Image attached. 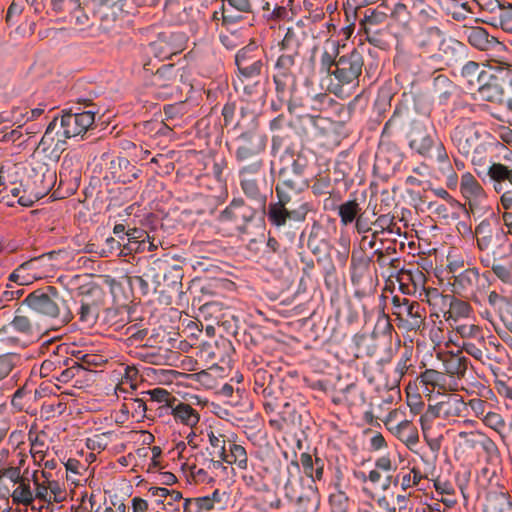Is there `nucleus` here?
<instances>
[{
    "label": "nucleus",
    "mask_w": 512,
    "mask_h": 512,
    "mask_svg": "<svg viewBox=\"0 0 512 512\" xmlns=\"http://www.w3.org/2000/svg\"><path fill=\"white\" fill-rule=\"evenodd\" d=\"M56 174L49 166L41 161L35 160L31 173L25 180V184H17L12 180V170L0 171V186L5 193L3 198L12 204L13 199L22 206H32L36 201L46 196L55 181Z\"/></svg>",
    "instance_id": "nucleus-1"
},
{
    "label": "nucleus",
    "mask_w": 512,
    "mask_h": 512,
    "mask_svg": "<svg viewBox=\"0 0 512 512\" xmlns=\"http://www.w3.org/2000/svg\"><path fill=\"white\" fill-rule=\"evenodd\" d=\"M37 319L45 324V330H56L71 320V315L63 301L56 294L49 295L40 291L29 294L25 300Z\"/></svg>",
    "instance_id": "nucleus-2"
},
{
    "label": "nucleus",
    "mask_w": 512,
    "mask_h": 512,
    "mask_svg": "<svg viewBox=\"0 0 512 512\" xmlns=\"http://www.w3.org/2000/svg\"><path fill=\"white\" fill-rule=\"evenodd\" d=\"M146 84L153 88V93L159 99L180 100L192 88V85L184 78L182 69L172 64L158 69Z\"/></svg>",
    "instance_id": "nucleus-3"
},
{
    "label": "nucleus",
    "mask_w": 512,
    "mask_h": 512,
    "mask_svg": "<svg viewBox=\"0 0 512 512\" xmlns=\"http://www.w3.org/2000/svg\"><path fill=\"white\" fill-rule=\"evenodd\" d=\"M478 248L484 253L482 262L490 258H512V242L507 233L500 227H491L482 222L476 228Z\"/></svg>",
    "instance_id": "nucleus-4"
},
{
    "label": "nucleus",
    "mask_w": 512,
    "mask_h": 512,
    "mask_svg": "<svg viewBox=\"0 0 512 512\" xmlns=\"http://www.w3.org/2000/svg\"><path fill=\"white\" fill-rule=\"evenodd\" d=\"M363 66L364 59L362 53L353 49L348 54L338 58L335 62V69L331 71V74L338 80L339 86L351 85L352 87H357ZM334 93L342 95L343 91L341 87H335Z\"/></svg>",
    "instance_id": "nucleus-5"
},
{
    "label": "nucleus",
    "mask_w": 512,
    "mask_h": 512,
    "mask_svg": "<svg viewBox=\"0 0 512 512\" xmlns=\"http://www.w3.org/2000/svg\"><path fill=\"white\" fill-rule=\"evenodd\" d=\"M454 291L482 305L489 288L488 280L476 268H468L454 277Z\"/></svg>",
    "instance_id": "nucleus-6"
},
{
    "label": "nucleus",
    "mask_w": 512,
    "mask_h": 512,
    "mask_svg": "<svg viewBox=\"0 0 512 512\" xmlns=\"http://www.w3.org/2000/svg\"><path fill=\"white\" fill-rule=\"evenodd\" d=\"M276 193L278 196V203L272 204L269 207L268 218L275 226H283L287 219L302 221L305 219L308 212L307 203L300 202L298 208H286L290 205L292 196L286 192L283 187L277 186Z\"/></svg>",
    "instance_id": "nucleus-7"
},
{
    "label": "nucleus",
    "mask_w": 512,
    "mask_h": 512,
    "mask_svg": "<svg viewBox=\"0 0 512 512\" xmlns=\"http://www.w3.org/2000/svg\"><path fill=\"white\" fill-rule=\"evenodd\" d=\"M367 41L379 48L386 44L384 34L388 30V15L379 9L368 10L360 21Z\"/></svg>",
    "instance_id": "nucleus-8"
},
{
    "label": "nucleus",
    "mask_w": 512,
    "mask_h": 512,
    "mask_svg": "<svg viewBox=\"0 0 512 512\" xmlns=\"http://www.w3.org/2000/svg\"><path fill=\"white\" fill-rule=\"evenodd\" d=\"M404 412L394 409L389 412L384 423L400 441L406 445H415L419 441L417 428L410 420L402 419Z\"/></svg>",
    "instance_id": "nucleus-9"
},
{
    "label": "nucleus",
    "mask_w": 512,
    "mask_h": 512,
    "mask_svg": "<svg viewBox=\"0 0 512 512\" xmlns=\"http://www.w3.org/2000/svg\"><path fill=\"white\" fill-rule=\"evenodd\" d=\"M94 123V113L85 111L82 113H65L61 118L63 134L67 138L85 133Z\"/></svg>",
    "instance_id": "nucleus-10"
},
{
    "label": "nucleus",
    "mask_w": 512,
    "mask_h": 512,
    "mask_svg": "<svg viewBox=\"0 0 512 512\" xmlns=\"http://www.w3.org/2000/svg\"><path fill=\"white\" fill-rule=\"evenodd\" d=\"M228 449L226 454L223 456L221 460L212 461L211 465L216 470H222L226 472L228 467L223 464V462L234 465L236 468L240 470H246L248 468V455L246 449L236 442L228 441Z\"/></svg>",
    "instance_id": "nucleus-11"
},
{
    "label": "nucleus",
    "mask_w": 512,
    "mask_h": 512,
    "mask_svg": "<svg viewBox=\"0 0 512 512\" xmlns=\"http://www.w3.org/2000/svg\"><path fill=\"white\" fill-rule=\"evenodd\" d=\"M460 192L468 201L470 209L481 206L486 200V193L478 180L469 172L460 179Z\"/></svg>",
    "instance_id": "nucleus-12"
},
{
    "label": "nucleus",
    "mask_w": 512,
    "mask_h": 512,
    "mask_svg": "<svg viewBox=\"0 0 512 512\" xmlns=\"http://www.w3.org/2000/svg\"><path fill=\"white\" fill-rule=\"evenodd\" d=\"M236 65L240 73L247 78L258 76L262 62L259 51L255 47H246L236 55Z\"/></svg>",
    "instance_id": "nucleus-13"
},
{
    "label": "nucleus",
    "mask_w": 512,
    "mask_h": 512,
    "mask_svg": "<svg viewBox=\"0 0 512 512\" xmlns=\"http://www.w3.org/2000/svg\"><path fill=\"white\" fill-rule=\"evenodd\" d=\"M255 214L256 210L242 199H234L221 213V219L234 221L237 225H245L254 218Z\"/></svg>",
    "instance_id": "nucleus-14"
},
{
    "label": "nucleus",
    "mask_w": 512,
    "mask_h": 512,
    "mask_svg": "<svg viewBox=\"0 0 512 512\" xmlns=\"http://www.w3.org/2000/svg\"><path fill=\"white\" fill-rule=\"evenodd\" d=\"M491 71L476 62L467 63L461 72L462 84L470 90H478L490 79Z\"/></svg>",
    "instance_id": "nucleus-15"
},
{
    "label": "nucleus",
    "mask_w": 512,
    "mask_h": 512,
    "mask_svg": "<svg viewBox=\"0 0 512 512\" xmlns=\"http://www.w3.org/2000/svg\"><path fill=\"white\" fill-rule=\"evenodd\" d=\"M438 358L442 361L448 378L455 379L458 382L459 379L464 377L467 371V359L461 353H438Z\"/></svg>",
    "instance_id": "nucleus-16"
},
{
    "label": "nucleus",
    "mask_w": 512,
    "mask_h": 512,
    "mask_svg": "<svg viewBox=\"0 0 512 512\" xmlns=\"http://www.w3.org/2000/svg\"><path fill=\"white\" fill-rule=\"evenodd\" d=\"M416 41L426 53L435 56L442 50L444 37L437 27H427L418 32Z\"/></svg>",
    "instance_id": "nucleus-17"
},
{
    "label": "nucleus",
    "mask_w": 512,
    "mask_h": 512,
    "mask_svg": "<svg viewBox=\"0 0 512 512\" xmlns=\"http://www.w3.org/2000/svg\"><path fill=\"white\" fill-rule=\"evenodd\" d=\"M419 379L424 385L439 391H456L458 389V382L455 379L448 378L445 373L435 369H426L420 374Z\"/></svg>",
    "instance_id": "nucleus-18"
},
{
    "label": "nucleus",
    "mask_w": 512,
    "mask_h": 512,
    "mask_svg": "<svg viewBox=\"0 0 512 512\" xmlns=\"http://www.w3.org/2000/svg\"><path fill=\"white\" fill-rule=\"evenodd\" d=\"M11 326L17 332L27 335L33 334L34 332L40 333L42 331H46L45 324L41 319H37L35 314H33L32 309L27 313H22L18 310L11 322Z\"/></svg>",
    "instance_id": "nucleus-19"
},
{
    "label": "nucleus",
    "mask_w": 512,
    "mask_h": 512,
    "mask_svg": "<svg viewBox=\"0 0 512 512\" xmlns=\"http://www.w3.org/2000/svg\"><path fill=\"white\" fill-rule=\"evenodd\" d=\"M452 140L463 155L468 156L477 149L478 137L472 127H457L452 135Z\"/></svg>",
    "instance_id": "nucleus-20"
},
{
    "label": "nucleus",
    "mask_w": 512,
    "mask_h": 512,
    "mask_svg": "<svg viewBox=\"0 0 512 512\" xmlns=\"http://www.w3.org/2000/svg\"><path fill=\"white\" fill-rule=\"evenodd\" d=\"M439 419L454 421L461 416L465 403L457 395H451L433 405Z\"/></svg>",
    "instance_id": "nucleus-21"
},
{
    "label": "nucleus",
    "mask_w": 512,
    "mask_h": 512,
    "mask_svg": "<svg viewBox=\"0 0 512 512\" xmlns=\"http://www.w3.org/2000/svg\"><path fill=\"white\" fill-rule=\"evenodd\" d=\"M397 308L395 314L403 319L410 329H416L422 325L423 317L419 303L403 299L402 303L397 304Z\"/></svg>",
    "instance_id": "nucleus-22"
},
{
    "label": "nucleus",
    "mask_w": 512,
    "mask_h": 512,
    "mask_svg": "<svg viewBox=\"0 0 512 512\" xmlns=\"http://www.w3.org/2000/svg\"><path fill=\"white\" fill-rule=\"evenodd\" d=\"M424 297L434 315L437 317L441 314L444 317L447 315L453 296L444 295L437 288H425Z\"/></svg>",
    "instance_id": "nucleus-23"
},
{
    "label": "nucleus",
    "mask_w": 512,
    "mask_h": 512,
    "mask_svg": "<svg viewBox=\"0 0 512 512\" xmlns=\"http://www.w3.org/2000/svg\"><path fill=\"white\" fill-rule=\"evenodd\" d=\"M31 482V474L24 475V478L11 488L8 496L11 497L14 504L29 506L34 502V490L31 487Z\"/></svg>",
    "instance_id": "nucleus-24"
},
{
    "label": "nucleus",
    "mask_w": 512,
    "mask_h": 512,
    "mask_svg": "<svg viewBox=\"0 0 512 512\" xmlns=\"http://www.w3.org/2000/svg\"><path fill=\"white\" fill-rule=\"evenodd\" d=\"M477 91L479 92V96L482 100L500 105L506 104L507 102L505 101L504 91L500 87L497 77L492 73L490 75V79L487 80L484 85H481Z\"/></svg>",
    "instance_id": "nucleus-25"
},
{
    "label": "nucleus",
    "mask_w": 512,
    "mask_h": 512,
    "mask_svg": "<svg viewBox=\"0 0 512 512\" xmlns=\"http://www.w3.org/2000/svg\"><path fill=\"white\" fill-rule=\"evenodd\" d=\"M138 169L125 158H118L111 162V174L115 181L128 183L138 175Z\"/></svg>",
    "instance_id": "nucleus-26"
},
{
    "label": "nucleus",
    "mask_w": 512,
    "mask_h": 512,
    "mask_svg": "<svg viewBox=\"0 0 512 512\" xmlns=\"http://www.w3.org/2000/svg\"><path fill=\"white\" fill-rule=\"evenodd\" d=\"M45 260V256H41L22 263L19 266V271L23 272L24 275L22 276L20 285L29 284L33 279L43 278L45 273L41 271V269L45 265Z\"/></svg>",
    "instance_id": "nucleus-27"
},
{
    "label": "nucleus",
    "mask_w": 512,
    "mask_h": 512,
    "mask_svg": "<svg viewBox=\"0 0 512 512\" xmlns=\"http://www.w3.org/2000/svg\"><path fill=\"white\" fill-rule=\"evenodd\" d=\"M294 65V59L290 55H281L276 62V74L274 75V82L277 91H284L286 87V80L292 77L291 68Z\"/></svg>",
    "instance_id": "nucleus-28"
},
{
    "label": "nucleus",
    "mask_w": 512,
    "mask_h": 512,
    "mask_svg": "<svg viewBox=\"0 0 512 512\" xmlns=\"http://www.w3.org/2000/svg\"><path fill=\"white\" fill-rule=\"evenodd\" d=\"M24 478V473L13 467H0V497H8L11 488Z\"/></svg>",
    "instance_id": "nucleus-29"
},
{
    "label": "nucleus",
    "mask_w": 512,
    "mask_h": 512,
    "mask_svg": "<svg viewBox=\"0 0 512 512\" xmlns=\"http://www.w3.org/2000/svg\"><path fill=\"white\" fill-rule=\"evenodd\" d=\"M64 350V347L58 345L53 354L42 362L39 372L41 377H49L67 365V358L64 355H60V352Z\"/></svg>",
    "instance_id": "nucleus-30"
},
{
    "label": "nucleus",
    "mask_w": 512,
    "mask_h": 512,
    "mask_svg": "<svg viewBox=\"0 0 512 512\" xmlns=\"http://www.w3.org/2000/svg\"><path fill=\"white\" fill-rule=\"evenodd\" d=\"M496 277L504 283H512V258H490L484 262Z\"/></svg>",
    "instance_id": "nucleus-31"
},
{
    "label": "nucleus",
    "mask_w": 512,
    "mask_h": 512,
    "mask_svg": "<svg viewBox=\"0 0 512 512\" xmlns=\"http://www.w3.org/2000/svg\"><path fill=\"white\" fill-rule=\"evenodd\" d=\"M410 148L422 156H427L433 146V139L430 133L423 128H415L412 131Z\"/></svg>",
    "instance_id": "nucleus-32"
},
{
    "label": "nucleus",
    "mask_w": 512,
    "mask_h": 512,
    "mask_svg": "<svg viewBox=\"0 0 512 512\" xmlns=\"http://www.w3.org/2000/svg\"><path fill=\"white\" fill-rule=\"evenodd\" d=\"M172 415L177 422L186 426L194 427L198 424L200 416L198 412L193 409L189 404L178 403L176 406L170 407Z\"/></svg>",
    "instance_id": "nucleus-33"
},
{
    "label": "nucleus",
    "mask_w": 512,
    "mask_h": 512,
    "mask_svg": "<svg viewBox=\"0 0 512 512\" xmlns=\"http://www.w3.org/2000/svg\"><path fill=\"white\" fill-rule=\"evenodd\" d=\"M151 494L159 499L163 500L165 509L170 512H180L179 506L174 507L173 503H180L182 500V494L179 491L169 490L164 487H152L149 489Z\"/></svg>",
    "instance_id": "nucleus-34"
},
{
    "label": "nucleus",
    "mask_w": 512,
    "mask_h": 512,
    "mask_svg": "<svg viewBox=\"0 0 512 512\" xmlns=\"http://www.w3.org/2000/svg\"><path fill=\"white\" fill-rule=\"evenodd\" d=\"M29 460V455L26 452V447L24 444H18L15 447H12V457L6 464L8 467H13L14 469L21 471L24 475H29L31 472L29 471V467L26 465Z\"/></svg>",
    "instance_id": "nucleus-35"
},
{
    "label": "nucleus",
    "mask_w": 512,
    "mask_h": 512,
    "mask_svg": "<svg viewBox=\"0 0 512 512\" xmlns=\"http://www.w3.org/2000/svg\"><path fill=\"white\" fill-rule=\"evenodd\" d=\"M473 313V309L469 302L458 299L453 296L449 306L447 320L452 319L457 321L459 319L470 318Z\"/></svg>",
    "instance_id": "nucleus-36"
},
{
    "label": "nucleus",
    "mask_w": 512,
    "mask_h": 512,
    "mask_svg": "<svg viewBox=\"0 0 512 512\" xmlns=\"http://www.w3.org/2000/svg\"><path fill=\"white\" fill-rule=\"evenodd\" d=\"M485 512H512V503L505 493H493L487 498Z\"/></svg>",
    "instance_id": "nucleus-37"
},
{
    "label": "nucleus",
    "mask_w": 512,
    "mask_h": 512,
    "mask_svg": "<svg viewBox=\"0 0 512 512\" xmlns=\"http://www.w3.org/2000/svg\"><path fill=\"white\" fill-rule=\"evenodd\" d=\"M262 149L263 144L260 141L242 136L240 145L237 149V158L239 160H247L257 155Z\"/></svg>",
    "instance_id": "nucleus-38"
},
{
    "label": "nucleus",
    "mask_w": 512,
    "mask_h": 512,
    "mask_svg": "<svg viewBox=\"0 0 512 512\" xmlns=\"http://www.w3.org/2000/svg\"><path fill=\"white\" fill-rule=\"evenodd\" d=\"M438 416L433 405H429L420 418L421 428L425 438H434L436 436Z\"/></svg>",
    "instance_id": "nucleus-39"
},
{
    "label": "nucleus",
    "mask_w": 512,
    "mask_h": 512,
    "mask_svg": "<svg viewBox=\"0 0 512 512\" xmlns=\"http://www.w3.org/2000/svg\"><path fill=\"white\" fill-rule=\"evenodd\" d=\"M360 211L356 200L347 201L339 206V216L343 225L352 223Z\"/></svg>",
    "instance_id": "nucleus-40"
},
{
    "label": "nucleus",
    "mask_w": 512,
    "mask_h": 512,
    "mask_svg": "<svg viewBox=\"0 0 512 512\" xmlns=\"http://www.w3.org/2000/svg\"><path fill=\"white\" fill-rule=\"evenodd\" d=\"M95 372L85 368L83 365L79 364L76 375L72 382V387L77 389H84L89 387L92 382H94Z\"/></svg>",
    "instance_id": "nucleus-41"
},
{
    "label": "nucleus",
    "mask_w": 512,
    "mask_h": 512,
    "mask_svg": "<svg viewBox=\"0 0 512 512\" xmlns=\"http://www.w3.org/2000/svg\"><path fill=\"white\" fill-rule=\"evenodd\" d=\"M488 175L496 182L508 181L512 184V168L501 163H493L488 169Z\"/></svg>",
    "instance_id": "nucleus-42"
},
{
    "label": "nucleus",
    "mask_w": 512,
    "mask_h": 512,
    "mask_svg": "<svg viewBox=\"0 0 512 512\" xmlns=\"http://www.w3.org/2000/svg\"><path fill=\"white\" fill-rule=\"evenodd\" d=\"M482 421L487 427L494 430L498 436L502 433L508 423L500 413L494 411L486 413Z\"/></svg>",
    "instance_id": "nucleus-43"
},
{
    "label": "nucleus",
    "mask_w": 512,
    "mask_h": 512,
    "mask_svg": "<svg viewBox=\"0 0 512 512\" xmlns=\"http://www.w3.org/2000/svg\"><path fill=\"white\" fill-rule=\"evenodd\" d=\"M304 39L305 33L303 28L300 25H296L294 27L288 28L283 39V44L288 47L299 46Z\"/></svg>",
    "instance_id": "nucleus-44"
},
{
    "label": "nucleus",
    "mask_w": 512,
    "mask_h": 512,
    "mask_svg": "<svg viewBox=\"0 0 512 512\" xmlns=\"http://www.w3.org/2000/svg\"><path fill=\"white\" fill-rule=\"evenodd\" d=\"M394 216H391L390 214L380 215L374 225L381 231H388L391 234H398L400 235V229L396 226Z\"/></svg>",
    "instance_id": "nucleus-45"
},
{
    "label": "nucleus",
    "mask_w": 512,
    "mask_h": 512,
    "mask_svg": "<svg viewBox=\"0 0 512 512\" xmlns=\"http://www.w3.org/2000/svg\"><path fill=\"white\" fill-rule=\"evenodd\" d=\"M208 439L211 447L217 453L220 459L226 454V439L225 436L220 433H215L214 431L208 432Z\"/></svg>",
    "instance_id": "nucleus-46"
},
{
    "label": "nucleus",
    "mask_w": 512,
    "mask_h": 512,
    "mask_svg": "<svg viewBox=\"0 0 512 512\" xmlns=\"http://www.w3.org/2000/svg\"><path fill=\"white\" fill-rule=\"evenodd\" d=\"M469 42L473 46L485 50L489 43L488 34L483 28H474L469 34Z\"/></svg>",
    "instance_id": "nucleus-47"
},
{
    "label": "nucleus",
    "mask_w": 512,
    "mask_h": 512,
    "mask_svg": "<svg viewBox=\"0 0 512 512\" xmlns=\"http://www.w3.org/2000/svg\"><path fill=\"white\" fill-rule=\"evenodd\" d=\"M31 478L35 486L34 499L38 498L46 502H51V493H49L47 485L39 482L37 470L31 472Z\"/></svg>",
    "instance_id": "nucleus-48"
},
{
    "label": "nucleus",
    "mask_w": 512,
    "mask_h": 512,
    "mask_svg": "<svg viewBox=\"0 0 512 512\" xmlns=\"http://www.w3.org/2000/svg\"><path fill=\"white\" fill-rule=\"evenodd\" d=\"M147 395L150 396L151 401L165 403L167 407H172V402L176 401L175 397L163 388L149 390L147 391Z\"/></svg>",
    "instance_id": "nucleus-49"
},
{
    "label": "nucleus",
    "mask_w": 512,
    "mask_h": 512,
    "mask_svg": "<svg viewBox=\"0 0 512 512\" xmlns=\"http://www.w3.org/2000/svg\"><path fill=\"white\" fill-rule=\"evenodd\" d=\"M457 333L462 338L467 339H483V336L481 335V329L478 325L475 324H461L456 326Z\"/></svg>",
    "instance_id": "nucleus-50"
},
{
    "label": "nucleus",
    "mask_w": 512,
    "mask_h": 512,
    "mask_svg": "<svg viewBox=\"0 0 512 512\" xmlns=\"http://www.w3.org/2000/svg\"><path fill=\"white\" fill-rule=\"evenodd\" d=\"M127 341L130 345H140L145 340L148 332L146 329H138L136 326H130L126 330Z\"/></svg>",
    "instance_id": "nucleus-51"
},
{
    "label": "nucleus",
    "mask_w": 512,
    "mask_h": 512,
    "mask_svg": "<svg viewBox=\"0 0 512 512\" xmlns=\"http://www.w3.org/2000/svg\"><path fill=\"white\" fill-rule=\"evenodd\" d=\"M379 512H397L394 494H385L377 501Z\"/></svg>",
    "instance_id": "nucleus-52"
},
{
    "label": "nucleus",
    "mask_w": 512,
    "mask_h": 512,
    "mask_svg": "<svg viewBox=\"0 0 512 512\" xmlns=\"http://www.w3.org/2000/svg\"><path fill=\"white\" fill-rule=\"evenodd\" d=\"M355 389H356L355 385H353V384L348 385L344 390L340 391L332 398L333 403H335L337 405H339V404L352 405L353 399L350 396V394Z\"/></svg>",
    "instance_id": "nucleus-53"
},
{
    "label": "nucleus",
    "mask_w": 512,
    "mask_h": 512,
    "mask_svg": "<svg viewBox=\"0 0 512 512\" xmlns=\"http://www.w3.org/2000/svg\"><path fill=\"white\" fill-rule=\"evenodd\" d=\"M47 489L51 493V502L59 503L65 500L66 493L57 481H47Z\"/></svg>",
    "instance_id": "nucleus-54"
},
{
    "label": "nucleus",
    "mask_w": 512,
    "mask_h": 512,
    "mask_svg": "<svg viewBox=\"0 0 512 512\" xmlns=\"http://www.w3.org/2000/svg\"><path fill=\"white\" fill-rule=\"evenodd\" d=\"M183 100L180 99L178 104H169L164 106V114L166 121H173L182 116Z\"/></svg>",
    "instance_id": "nucleus-55"
},
{
    "label": "nucleus",
    "mask_w": 512,
    "mask_h": 512,
    "mask_svg": "<svg viewBox=\"0 0 512 512\" xmlns=\"http://www.w3.org/2000/svg\"><path fill=\"white\" fill-rule=\"evenodd\" d=\"M14 368L13 358L10 355L0 356V383L7 378Z\"/></svg>",
    "instance_id": "nucleus-56"
},
{
    "label": "nucleus",
    "mask_w": 512,
    "mask_h": 512,
    "mask_svg": "<svg viewBox=\"0 0 512 512\" xmlns=\"http://www.w3.org/2000/svg\"><path fill=\"white\" fill-rule=\"evenodd\" d=\"M80 6L79 0H52V7L56 11H72Z\"/></svg>",
    "instance_id": "nucleus-57"
},
{
    "label": "nucleus",
    "mask_w": 512,
    "mask_h": 512,
    "mask_svg": "<svg viewBox=\"0 0 512 512\" xmlns=\"http://www.w3.org/2000/svg\"><path fill=\"white\" fill-rule=\"evenodd\" d=\"M78 366V362H73L71 366L62 370L60 375L56 377V380L61 383H70L72 385Z\"/></svg>",
    "instance_id": "nucleus-58"
},
{
    "label": "nucleus",
    "mask_w": 512,
    "mask_h": 512,
    "mask_svg": "<svg viewBox=\"0 0 512 512\" xmlns=\"http://www.w3.org/2000/svg\"><path fill=\"white\" fill-rule=\"evenodd\" d=\"M459 438L469 447H475L482 437V433L478 431H461L458 434Z\"/></svg>",
    "instance_id": "nucleus-59"
},
{
    "label": "nucleus",
    "mask_w": 512,
    "mask_h": 512,
    "mask_svg": "<svg viewBox=\"0 0 512 512\" xmlns=\"http://www.w3.org/2000/svg\"><path fill=\"white\" fill-rule=\"evenodd\" d=\"M498 312L503 322L512 320V296L505 298Z\"/></svg>",
    "instance_id": "nucleus-60"
},
{
    "label": "nucleus",
    "mask_w": 512,
    "mask_h": 512,
    "mask_svg": "<svg viewBox=\"0 0 512 512\" xmlns=\"http://www.w3.org/2000/svg\"><path fill=\"white\" fill-rule=\"evenodd\" d=\"M151 163L160 165L163 171L169 173L173 169V162L168 154H158L151 159Z\"/></svg>",
    "instance_id": "nucleus-61"
},
{
    "label": "nucleus",
    "mask_w": 512,
    "mask_h": 512,
    "mask_svg": "<svg viewBox=\"0 0 512 512\" xmlns=\"http://www.w3.org/2000/svg\"><path fill=\"white\" fill-rule=\"evenodd\" d=\"M244 193L252 198H256L259 195V189L255 180L245 179L241 182Z\"/></svg>",
    "instance_id": "nucleus-62"
},
{
    "label": "nucleus",
    "mask_w": 512,
    "mask_h": 512,
    "mask_svg": "<svg viewBox=\"0 0 512 512\" xmlns=\"http://www.w3.org/2000/svg\"><path fill=\"white\" fill-rule=\"evenodd\" d=\"M463 348L469 355L477 360H482L484 357V351L474 343L465 342Z\"/></svg>",
    "instance_id": "nucleus-63"
},
{
    "label": "nucleus",
    "mask_w": 512,
    "mask_h": 512,
    "mask_svg": "<svg viewBox=\"0 0 512 512\" xmlns=\"http://www.w3.org/2000/svg\"><path fill=\"white\" fill-rule=\"evenodd\" d=\"M499 437L506 447H512V420L508 421Z\"/></svg>",
    "instance_id": "nucleus-64"
}]
</instances>
